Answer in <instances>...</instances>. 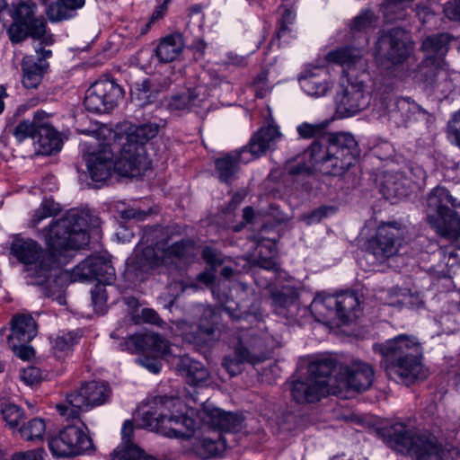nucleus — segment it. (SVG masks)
Masks as SVG:
<instances>
[{"mask_svg":"<svg viewBox=\"0 0 460 460\" xmlns=\"http://www.w3.org/2000/svg\"><path fill=\"white\" fill-rule=\"evenodd\" d=\"M201 418L210 428L218 430L230 432L235 430L240 425L236 415L218 408L204 409Z\"/></svg>","mask_w":460,"mask_h":460,"instance_id":"35","label":"nucleus"},{"mask_svg":"<svg viewBox=\"0 0 460 460\" xmlns=\"http://www.w3.org/2000/svg\"><path fill=\"white\" fill-rule=\"evenodd\" d=\"M37 56H26L22 61V83L27 89L37 88L49 68L47 61L52 56V51L44 48L35 49Z\"/></svg>","mask_w":460,"mask_h":460,"instance_id":"20","label":"nucleus"},{"mask_svg":"<svg viewBox=\"0 0 460 460\" xmlns=\"http://www.w3.org/2000/svg\"><path fill=\"white\" fill-rule=\"evenodd\" d=\"M107 284L98 283L91 291L92 304L97 313H103L107 303V293L105 286Z\"/></svg>","mask_w":460,"mask_h":460,"instance_id":"53","label":"nucleus"},{"mask_svg":"<svg viewBox=\"0 0 460 460\" xmlns=\"http://www.w3.org/2000/svg\"><path fill=\"white\" fill-rule=\"evenodd\" d=\"M123 94V89L113 80H97L86 90L84 104L88 111L105 113L117 106Z\"/></svg>","mask_w":460,"mask_h":460,"instance_id":"17","label":"nucleus"},{"mask_svg":"<svg viewBox=\"0 0 460 460\" xmlns=\"http://www.w3.org/2000/svg\"><path fill=\"white\" fill-rule=\"evenodd\" d=\"M245 152L246 147H243L240 151L228 153L215 160V172L221 182L229 185L238 178L242 155Z\"/></svg>","mask_w":460,"mask_h":460,"instance_id":"28","label":"nucleus"},{"mask_svg":"<svg viewBox=\"0 0 460 460\" xmlns=\"http://www.w3.org/2000/svg\"><path fill=\"white\" fill-rule=\"evenodd\" d=\"M10 254L22 264L32 285L43 286L60 271L61 261L57 254L31 238L15 235L10 244Z\"/></svg>","mask_w":460,"mask_h":460,"instance_id":"10","label":"nucleus"},{"mask_svg":"<svg viewBox=\"0 0 460 460\" xmlns=\"http://www.w3.org/2000/svg\"><path fill=\"white\" fill-rule=\"evenodd\" d=\"M1 412L4 420L12 429L18 428L24 417L23 410L11 402L3 404Z\"/></svg>","mask_w":460,"mask_h":460,"instance_id":"48","label":"nucleus"},{"mask_svg":"<svg viewBox=\"0 0 460 460\" xmlns=\"http://www.w3.org/2000/svg\"><path fill=\"white\" fill-rule=\"evenodd\" d=\"M37 152L43 155H50L61 149V139L58 132L54 128H44L37 134Z\"/></svg>","mask_w":460,"mask_h":460,"instance_id":"39","label":"nucleus"},{"mask_svg":"<svg viewBox=\"0 0 460 460\" xmlns=\"http://www.w3.org/2000/svg\"><path fill=\"white\" fill-rule=\"evenodd\" d=\"M46 423L41 418H33L23 423L18 432L22 438L27 441L41 442L46 433Z\"/></svg>","mask_w":460,"mask_h":460,"instance_id":"42","label":"nucleus"},{"mask_svg":"<svg viewBox=\"0 0 460 460\" xmlns=\"http://www.w3.org/2000/svg\"><path fill=\"white\" fill-rule=\"evenodd\" d=\"M384 441L391 448L406 453L416 460H458L460 449L452 443L444 447L435 436L420 432L411 425L395 422L382 430Z\"/></svg>","mask_w":460,"mask_h":460,"instance_id":"6","label":"nucleus"},{"mask_svg":"<svg viewBox=\"0 0 460 460\" xmlns=\"http://www.w3.org/2000/svg\"><path fill=\"white\" fill-rule=\"evenodd\" d=\"M160 356L152 355V357L143 356L137 359L138 364L148 369L151 373L157 374L160 372L162 364L158 359Z\"/></svg>","mask_w":460,"mask_h":460,"instance_id":"58","label":"nucleus"},{"mask_svg":"<svg viewBox=\"0 0 460 460\" xmlns=\"http://www.w3.org/2000/svg\"><path fill=\"white\" fill-rule=\"evenodd\" d=\"M151 213V208L144 210L137 208H130L121 211V217L125 219L144 220Z\"/></svg>","mask_w":460,"mask_h":460,"instance_id":"61","label":"nucleus"},{"mask_svg":"<svg viewBox=\"0 0 460 460\" xmlns=\"http://www.w3.org/2000/svg\"><path fill=\"white\" fill-rule=\"evenodd\" d=\"M281 133L278 126L269 124L261 127L256 133L252 135L246 147L252 157L257 158L265 154L267 150L275 146L280 139Z\"/></svg>","mask_w":460,"mask_h":460,"instance_id":"27","label":"nucleus"},{"mask_svg":"<svg viewBox=\"0 0 460 460\" xmlns=\"http://www.w3.org/2000/svg\"><path fill=\"white\" fill-rule=\"evenodd\" d=\"M177 227L160 226H146L140 243L134 251L131 263L142 271L167 263L169 260L187 259L193 256L195 243L190 238L173 240Z\"/></svg>","mask_w":460,"mask_h":460,"instance_id":"4","label":"nucleus"},{"mask_svg":"<svg viewBox=\"0 0 460 460\" xmlns=\"http://www.w3.org/2000/svg\"><path fill=\"white\" fill-rule=\"evenodd\" d=\"M447 133L451 143L460 149V109L452 115L447 122Z\"/></svg>","mask_w":460,"mask_h":460,"instance_id":"52","label":"nucleus"},{"mask_svg":"<svg viewBox=\"0 0 460 460\" xmlns=\"http://www.w3.org/2000/svg\"><path fill=\"white\" fill-rule=\"evenodd\" d=\"M373 350L381 355V364L390 376L411 384L428 376L422 363V344L413 335L399 334L383 343H375Z\"/></svg>","mask_w":460,"mask_h":460,"instance_id":"5","label":"nucleus"},{"mask_svg":"<svg viewBox=\"0 0 460 460\" xmlns=\"http://www.w3.org/2000/svg\"><path fill=\"white\" fill-rule=\"evenodd\" d=\"M454 40L455 38L447 32L431 35L423 40L421 49L428 53L437 55V58H443L448 51L450 42Z\"/></svg>","mask_w":460,"mask_h":460,"instance_id":"40","label":"nucleus"},{"mask_svg":"<svg viewBox=\"0 0 460 460\" xmlns=\"http://www.w3.org/2000/svg\"><path fill=\"white\" fill-rule=\"evenodd\" d=\"M29 36L40 40L36 48H43L42 45H51L54 42L53 35L46 33V21L43 18H33L28 23Z\"/></svg>","mask_w":460,"mask_h":460,"instance_id":"45","label":"nucleus"},{"mask_svg":"<svg viewBox=\"0 0 460 460\" xmlns=\"http://www.w3.org/2000/svg\"><path fill=\"white\" fill-rule=\"evenodd\" d=\"M252 85L255 91V96L263 98L270 92L268 83V73L266 71L260 72L253 79Z\"/></svg>","mask_w":460,"mask_h":460,"instance_id":"55","label":"nucleus"},{"mask_svg":"<svg viewBox=\"0 0 460 460\" xmlns=\"http://www.w3.org/2000/svg\"><path fill=\"white\" fill-rule=\"evenodd\" d=\"M341 367L335 358L329 356H320L309 362L307 374L312 375L315 380H323L326 388H329L331 376L335 374L337 379Z\"/></svg>","mask_w":460,"mask_h":460,"instance_id":"31","label":"nucleus"},{"mask_svg":"<svg viewBox=\"0 0 460 460\" xmlns=\"http://www.w3.org/2000/svg\"><path fill=\"white\" fill-rule=\"evenodd\" d=\"M408 229L401 222H385L378 226L376 235L367 241L365 259L369 263H383L395 256L405 242Z\"/></svg>","mask_w":460,"mask_h":460,"instance_id":"12","label":"nucleus"},{"mask_svg":"<svg viewBox=\"0 0 460 460\" xmlns=\"http://www.w3.org/2000/svg\"><path fill=\"white\" fill-rule=\"evenodd\" d=\"M460 208V202L453 198L445 187L437 186L427 198L428 219L441 236L458 239L460 237V217L450 209Z\"/></svg>","mask_w":460,"mask_h":460,"instance_id":"11","label":"nucleus"},{"mask_svg":"<svg viewBox=\"0 0 460 460\" xmlns=\"http://www.w3.org/2000/svg\"><path fill=\"white\" fill-rule=\"evenodd\" d=\"M8 34L13 43H20L29 36L28 24L25 22L13 20L8 29Z\"/></svg>","mask_w":460,"mask_h":460,"instance_id":"54","label":"nucleus"},{"mask_svg":"<svg viewBox=\"0 0 460 460\" xmlns=\"http://www.w3.org/2000/svg\"><path fill=\"white\" fill-rule=\"evenodd\" d=\"M110 388L103 382L92 381L82 385L66 396L65 403L56 406L58 412L67 420L78 419L82 411L103 404L110 396Z\"/></svg>","mask_w":460,"mask_h":460,"instance_id":"13","label":"nucleus"},{"mask_svg":"<svg viewBox=\"0 0 460 460\" xmlns=\"http://www.w3.org/2000/svg\"><path fill=\"white\" fill-rule=\"evenodd\" d=\"M398 299L393 305L407 306L411 309H419L424 306V295L417 289H399L396 294Z\"/></svg>","mask_w":460,"mask_h":460,"instance_id":"44","label":"nucleus"},{"mask_svg":"<svg viewBox=\"0 0 460 460\" xmlns=\"http://www.w3.org/2000/svg\"><path fill=\"white\" fill-rule=\"evenodd\" d=\"M412 181L402 172L386 173L380 186V191L387 200L401 199L409 195Z\"/></svg>","mask_w":460,"mask_h":460,"instance_id":"29","label":"nucleus"},{"mask_svg":"<svg viewBox=\"0 0 460 460\" xmlns=\"http://www.w3.org/2000/svg\"><path fill=\"white\" fill-rule=\"evenodd\" d=\"M202 258L213 268L224 264L226 259L220 252L210 246H206L203 249Z\"/></svg>","mask_w":460,"mask_h":460,"instance_id":"56","label":"nucleus"},{"mask_svg":"<svg viewBox=\"0 0 460 460\" xmlns=\"http://www.w3.org/2000/svg\"><path fill=\"white\" fill-rule=\"evenodd\" d=\"M127 349L135 352L164 356L168 351V342L155 332L136 333L125 341Z\"/></svg>","mask_w":460,"mask_h":460,"instance_id":"25","label":"nucleus"},{"mask_svg":"<svg viewBox=\"0 0 460 460\" xmlns=\"http://www.w3.org/2000/svg\"><path fill=\"white\" fill-rule=\"evenodd\" d=\"M156 410L142 414V426L168 438H190L196 420L186 412V405L177 397L164 396L156 399Z\"/></svg>","mask_w":460,"mask_h":460,"instance_id":"9","label":"nucleus"},{"mask_svg":"<svg viewBox=\"0 0 460 460\" xmlns=\"http://www.w3.org/2000/svg\"><path fill=\"white\" fill-rule=\"evenodd\" d=\"M141 318L145 323L161 325L164 322L160 318L159 314L151 308H144L141 311Z\"/></svg>","mask_w":460,"mask_h":460,"instance_id":"63","label":"nucleus"},{"mask_svg":"<svg viewBox=\"0 0 460 460\" xmlns=\"http://www.w3.org/2000/svg\"><path fill=\"white\" fill-rule=\"evenodd\" d=\"M12 134L18 142H22L30 137L35 139L38 132L30 119H23L13 128Z\"/></svg>","mask_w":460,"mask_h":460,"instance_id":"49","label":"nucleus"},{"mask_svg":"<svg viewBox=\"0 0 460 460\" xmlns=\"http://www.w3.org/2000/svg\"><path fill=\"white\" fill-rule=\"evenodd\" d=\"M367 75H349L345 82L340 85L335 102L337 112L341 117H351L367 109L371 102L373 106L382 115H389L391 119L396 118L398 113L409 108V101L405 98L394 97L390 86H376L373 93L368 90L365 77Z\"/></svg>","mask_w":460,"mask_h":460,"instance_id":"3","label":"nucleus"},{"mask_svg":"<svg viewBox=\"0 0 460 460\" xmlns=\"http://www.w3.org/2000/svg\"><path fill=\"white\" fill-rule=\"evenodd\" d=\"M276 35L279 40L288 42L289 40L296 38V31L291 28L290 24H277Z\"/></svg>","mask_w":460,"mask_h":460,"instance_id":"62","label":"nucleus"},{"mask_svg":"<svg viewBox=\"0 0 460 460\" xmlns=\"http://www.w3.org/2000/svg\"><path fill=\"white\" fill-rule=\"evenodd\" d=\"M321 305L334 311L336 316L343 323H349L358 317L359 301L354 292H345L336 296L325 297Z\"/></svg>","mask_w":460,"mask_h":460,"instance_id":"24","label":"nucleus"},{"mask_svg":"<svg viewBox=\"0 0 460 460\" xmlns=\"http://www.w3.org/2000/svg\"><path fill=\"white\" fill-rule=\"evenodd\" d=\"M363 49L342 46L330 50L325 55V61L329 64L337 65L342 68V73L346 74V78L349 75H353L354 70L365 71L366 62L363 58Z\"/></svg>","mask_w":460,"mask_h":460,"instance_id":"23","label":"nucleus"},{"mask_svg":"<svg viewBox=\"0 0 460 460\" xmlns=\"http://www.w3.org/2000/svg\"><path fill=\"white\" fill-rule=\"evenodd\" d=\"M35 9L36 4L30 0L21 2L13 10V19L28 23L34 18Z\"/></svg>","mask_w":460,"mask_h":460,"instance_id":"51","label":"nucleus"},{"mask_svg":"<svg viewBox=\"0 0 460 460\" xmlns=\"http://www.w3.org/2000/svg\"><path fill=\"white\" fill-rule=\"evenodd\" d=\"M84 4L85 0H56L48 6L46 13L51 22L67 20L75 16Z\"/></svg>","mask_w":460,"mask_h":460,"instance_id":"36","label":"nucleus"},{"mask_svg":"<svg viewBox=\"0 0 460 460\" xmlns=\"http://www.w3.org/2000/svg\"><path fill=\"white\" fill-rule=\"evenodd\" d=\"M452 73L444 58H426L412 73V78L430 93L447 95L454 89Z\"/></svg>","mask_w":460,"mask_h":460,"instance_id":"14","label":"nucleus"},{"mask_svg":"<svg viewBox=\"0 0 460 460\" xmlns=\"http://www.w3.org/2000/svg\"><path fill=\"white\" fill-rule=\"evenodd\" d=\"M336 212V208L333 206H321L309 213L304 214L302 216V220L306 223V225H314L320 223L323 218H326Z\"/></svg>","mask_w":460,"mask_h":460,"instance_id":"50","label":"nucleus"},{"mask_svg":"<svg viewBox=\"0 0 460 460\" xmlns=\"http://www.w3.org/2000/svg\"><path fill=\"white\" fill-rule=\"evenodd\" d=\"M62 211L61 205L53 199H44L40 206L33 211L29 221V226L35 228L42 221L55 217Z\"/></svg>","mask_w":460,"mask_h":460,"instance_id":"41","label":"nucleus"},{"mask_svg":"<svg viewBox=\"0 0 460 460\" xmlns=\"http://www.w3.org/2000/svg\"><path fill=\"white\" fill-rule=\"evenodd\" d=\"M78 342V336L75 332H68L58 335L53 342V353L58 359L63 358Z\"/></svg>","mask_w":460,"mask_h":460,"instance_id":"46","label":"nucleus"},{"mask_svg":"<svg viewBox=\"0 0 460 460\" xmlns=\"http://www.w3.org/2000/svg\"><path fill=\"white\" fill-rule=\"evenodd\" d=\"M54 457H70L84 455L93 449L92 438L79 427L67 425L48 439Z\"/></svg>","mask_w":460,"mask_h":460,"instance_id":"15","label":"nucleus"},{"mask_svg":"<svg viewBox=\"0 0 460 460\" xmlns=\"http://www.w3.org/2000/svg\"><path fill=\"white\" fill-rule=\"evenodd\" d=\"M378 22V16L370 9H363L356 15L350 23L352 32H367L376 28Z\"/></svg>","mask_w":460,"mask_h":460,"instance_id":"43","label":"nucleus"},{"mask_svg":"<svg viewBox=\"0 0 460 460\" xmlns=\"http://www.w3.org/2000/svg\"><path fill=\"white\" fill-rule=\"evenodd\" d=\"M21 378L25 384L32 385L40 380V371L35 367H27L22 370Z\"/></svg>","mask_w":460,"mask_h":460,"instance_id":"60","label":"nucleus"},{"mask_svg":"<svg viewBox=\"0 0 460 460\" xmlns=\"http://www.w3.org/2000/svg\"><path fill=\"white\" fill-rule=\"evenodd\" d=\"M158 133L155 124H142L129 128L125 137H120L119 155L114 160V149L103 145L96 152L90 153L86 159L87 170L93 181L102 182L112 172L120 176L137 177L148 169L150 162L146 156V144Z\"/></svg>","mask_w":460,"mask_h":460,"instance_id":"1","label":"nucleus"},{"mask_svg":"<svg viewBox=\"0 0 460 460\" xmlns=\"http://www.w3.org/2000/svg\"><path fill=\"white\" fill-rule=\"evenodd\" d=\"M329 392L323 380H315L310 374L294 379L290 385L291 397L297 403L316 402Z\"/></svg>","mask_w":460,"mask_h":460,"instance_id":"21","label":"nucleus"},{"mask_svg":"<svg viewBox=\"0 0 460 460\" xmlns=\"http://www.w3.org/2000/svg\"><path fill=\"white\" fill-rule=\"evenodd\" d=\"M131 98L137 102L138 106L153 103L160 93L158 84L150 78L136 82L130 89Z\"/></svg>","mask_w":460,"mask_h":460,"instance_id":"37","label":"nucleus"},{"mask_svg":"<svg viewBox=\"0 0 460 460\" xmlns=\"http://www.w3.org/2000/svg\"><path fill=\"white\" fill-rule=\"evenodd\" d=\"M212 293L226 312L233 320L232 328L237 332L238 343L234 347V355L226 356L223 359V367L231 376L242 373L243 364L249 363L255 365L266 359L263 352L257 349L261 341L250 330L249 323L255 320L250 314H236L238 305L235 304L226 294H220L216 288Z\"/></svg>","mask_w":460,"mask_h":460,"instance_id":"7","label":"nucleus"},{"mask_svg":"<svg viewBox=\"0 0 460 460\" xmlns=\"http://www.w3.org/2000/svg\"><path fill=\"white\" fill-rule=\"evenodd\" d=\"M37 335V324L31 314H16L12 320L10 340L29 343Z\"/></svg>","mask_w":460,"mask_h":460,"instance_id":"33","label":"nucleus"},{"mask_svg":"<svg viewBox=\"0 0 460 460\" xmlns=\"http://www.w3.org/2000/svg\"><path fill=\"white\" fill-rule=\"evenodd\" d=\"M176 367L180 375L184 376L186 382L190 385H199L208 377V371L203 364L188 356L180 358Z\"/></svg>","mask_w":460,"mask_h":460,"instance_id":"32","label":"nucleus"},{"mask_svg":"<svg viewBox=\"0 0 460 460\" xmlns=\"http://www.w3.org/2000/svg\"><path fill=\"white\" fill-rule=\"evenodd\" d=\"M71 278L73 281L96 280L100 284H111L115 279V269L105 257L93 256L77 264Z\"/></svg>","mask_w":460,"mask_h":460,"instance_id":"18","label":"nucleus"},{"mask_svg":"<svg viewBox=\"0 0 460 460\" xmlns=\"http://www.w3.org/2000/svg\"><path fill=\"white\" fill-rule=\"evenodd\" d=\"M443 13L451 21H460V0L447 1L443 6Z\"/></svg>","mask_w":460,"mask_h":460,"instance_id":"59","label":"nucleus"},{"mask_svg":"<svg viewBox=\"0 0 460 460\" xmlns=\"http://www.w3.org/2000/svg\"><path fill=\"white\" fill-rule=\"evenodd\" d=\"M97 219L88 210L72 208L61 218L52 220L39 231L47 248L60 260L63 251L79 250L89 243L88 230Z\"/></svg>","mask_w":460,"mask_h":460,"instance_id":"8","label":"nucleus"},{"mask_svg":"<svg viewBox=\"0 0 460 460\" xmlns=\"http://www.w3.org/2000/svg\"><path fill=\"white\" fill-rule=\"evenodd\" d=\"M184 40L181 33H172L162 38L155 48V56L161 63L175 60L182 52Z\"/></svg>","mask_w":460,"mask_h":460,"instance_id":"30","label":"nucleus"},{"mask_svg":"<svg viewBox=\"0 0 460 460\" xmlns=\"http://www.w3.org/2000/svg\"><path fill=\"white\" fill-rule=\"evenodd\" d=\"M145 452L135 444L120 446L111 455V460H146Z\"/></svg>","mask_w":460,"mask_h":460,"instance_id":"47","label":"nucleus"},{"mask_svg":"<svg viewBox=\"0 0 460 460\" xmlns=\"http://www.w3.org/2000/svg\"><path fill=\"white\" fill-rule=\"evenodd\" d=\"M374 376V369L369 364L356 360L349 366L340 367L337 381L357 392H362L372 385Z\"/></svg>","mask_w":460,"mask_h":460,"instance_id":"22","label":"nucleus"},{"mask_svg":"<svg viewBox=\"0 0 460 460\" xmlns=\"http://www.w3.org/2000/svg\"><path fill=\"white\" fill-rule=\"evenodd\" d=\"M326 126L304 122L297 126L296 131L302 138L316 137L305 152L314 167L324 174H341L354 164L360 152L351 134L327 133Z\"/></svg>","mask_w":460,"mask_h":460,"instance_id":"2","label":"nucleus"},{"mask_svg":"<svg viewBox=\"0 0 460 460\" xmlns=\"http://www.w3.org/2000/svg\"><path fill=\"white\" fill-rule=\"evenodd\" d=\"M411 49L408 33L394 27L380 34L376 43L375 57L377 61L397 65L407 59Z\"/></svg>","mask_w":460,"mask_h":460,"instance_id":"16","label":"nucleus"},{"mask_svg":"<svg viewBox=\"0 0 460 460\" xmlns=\"http://www.w3.org/2000/svg\"><path fill=\"white\" fill-rule=\"evenodd\" d=\"M298 80L303 91L306 94L314 97L325 95L332 86L323 67L315 66L306 69Z\"/></svg>","mask_w":460,"mask_h":460,"instance_id":"26","label":"nucleus"},{"mask_svg":"<svg viewBox=\"0 0 460 460\" xmlns=\"http://www.w3.org/2000/svg\"><path fill=\"white\" fill-rule=\"evenodd\" d=\"M192 332H183V339L195 345L210 346L218 336L217 328L211 323L207 325H191Z\"/></svg>","mask_w":460,"mask_h":460,"instance_id":"38","label":"nucleus"},{"mask_svg":"<svg viewBox=\"0 0 460 460\" xmlns=\"http://www.w3.org/2000/svg\"><path fill=\"white\" fill-rule=\"evenodd\" d=\"M194 453L201 459H209L220 456L226 447V443L221 433L214 437L204 436L197 438L193 445Z\"/></svg>","mask_w":460,"mask_h":460,"instance_id":"34","label":"nucleus"},{"mask_svg":"<svg viewBox=\"0 0 460 460\" xmlns=\"http://www.w3.org/2000/svg\"><path fill=\"white\" fill-rule=\"evenodd\" d=\"M208 98L207 89L198 85L169 96L165 107L171 113L179 115L192 111L198 113L199 109H206Z\"/></svg>","mask_w":460,"mask_h":460,"instance_id":"19","label":"nucleus"},{"mask_svg":"<svg viewBox=\"0 0 460 460\" xmlns=\"http://www.w3.org/2000/svg\"><path fill=\"white\" fill-rule=\"evenodd\" d=\"M49 118L50 114L42 110H37L33 113V118L31 121L33 125H35L38 133L42 132L43 128L48 129L53 128L49 123Z\"/></svg>","mask_w":460,"mask_h":460,"instance_id":"57","label":"nucleus"},{"mask_svg":"<svg viewBox=\"0 0 460 460\" xmlns=\"http://www.w3.org/2000/svg\"><path fill=\"white\" fill-rule=\"evenodd\" d=\"M14 353L17 357L23 360H29L34 356V349L28 346L27 343L13 344Z\"/></svg>","mask_w":460,"mask_h":460,"instance_id":"64","label":"nucleus"}]
</instances>
